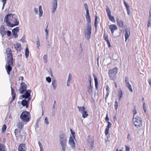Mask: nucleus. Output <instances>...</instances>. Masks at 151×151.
I'll return each instance as SVG.
<instances>
[{"label":"nucleus","instance_id":"nucleus-34","mask_svg":"<svg viewBox=\"0 0 151 151\" xmlns=\"http://www.w3.org/2000/svg\"><path fill=\"white\" fill-rule=\"evenodd\" d=\"M29 50L28 48L27 47L25 49V55L26 58H27L29 56Z\"/></svg>","mask_w":151,"mask_h":151},{"label":"nucleus","instance_id":"nucleus-50","mask_svg":"<svg viewBox=\"0 0 151 151\" xmlns=\"http://www.w3.org/2000/svg\"><path fill=\"white\" fill-rule=\"evenodd\" d=\"M46 80L49 83H50L51 81V78L49 77H46Z\"/></svg>","mask_w":151,"mask_h":151},{"label":"nucleus","instance_id":"nucleus-36","mask_svg":"<svg viewBox=\"0 0 151 151\" xmlns=\"http://www.w3.org/2000/svg\"><path fill=\"white\" fill-rule=\"evenodd\" d=\"M78 108L79 109V111L82 113L83 111H85V108L84 106L79 107L78 106Z\"/></svg>","mask_w":151,"mask_h":151},{"label":"nucleus","instance_id":"nucleus-20","mask_svg":"<svg viewBox=\"0 0 151 151\" xmlns=\"http://www.w3.org/2000/svg\"><path fill=\"white\" fill-rule=\"evenodd\" d=\"M103 37L104 40L106 42L109 47H110L111 46L109 40L107 35L106 34H105V33H104V34Z\"/></svg>","mask_w":151,"mask_h":151},{"label":"nucleus","instance_id":"nucleus-43","mask_svg":"<svg viewBox=\"0 0 151 151\" xmlns=\"http://www.w3.org/2000/svg\"><path fill=\"white\" fill-rule=\"evenodd\" d=\"M118 103L117 101L116 100L115 102L114 107L116 110H117L118 108Z\"/></svg>","mask_w":151,"mask_h":151},{"label":"nucleus","instance_id":"nucleus-37","mask_svg":"<svg viewBox=\"0 0 151 151\" xmlns=\"http://www.w3.org/2000/svg\"><path fill=\"white\" fill-rule=\"evenodd\" d=\"M98 19V16L96 14L95 15V23L94 25L96 28L97 27V21Z\"/></svg>","mask_w":151,"mask_h":151},{"label":"nucleus","instance_id":"nucleus-11","mask_svg":"<svg viewBox=\"0 0 151 151\" xmlns=\"http://www.w3.org/2000/svg\"><path fill=\"white\" fill-rule=\"evenodd\" d=\"M109 29L110 30L111 34H113L114 31L117 29V27L114 24H111L109 26Z\"/></svg>","mask_w":151,"mask_h":151},{"label":"nucleus","instance_id":"nucleus-2","mask_svg":"<svg viewBox=\"0 0 151 151\" xmlns=\"http://www.w3.org/2000/svg\"><path fill=\"white\" fill-rule=\"evenodd\" d=\"M4 21L8 27H11L18 25L19 24L16 17L12 13L8 14L5 17Z\"/></svg>","mask_w":151,"mask_h":151},{"label":"nucleus","instance_id":"nucleus-21","mask_svg":"<svg viewBox=\"0 0 151 151\" xmlns=\"http://www.w3.org/2000/svg\"><path fill=\"white\" fill-rule=\"evenodd\" d=\"M11 90L12 93L11 94L12 96V98L11 102H12L13 101H14L15 99L16 95V93L14 92V90L13 89V88L12 86L11 87Z\"/></svg>","mask_w":151,"mask_h":151},{"label":"nucleus","instance_id":"nucleus-5","mask_svg":"<svg viewBox=\"0 0 151 151\" xmlns=\"http://www.w3.org/2000/svg\"><path fill=\"white\" fill-rule=\"evenodd\" d=\"M30 114L27 111H23L20 115L21 119L24 122H27L29 121L30 119Z\"/></svg>","mask_w":151,"mask_h":151},{"label":"nucleus","instance_id":"nucleus-18","mask_svg":"<svg viewBox=\"0 0 151 151\" xmlns=\"http://www.w3.org/2000/svg\"><path fill=\"white\" fill-rule=\"evenodd\" d=\"M22 129L16 128L14 130V133L16 137H18L22 136L21 134Z\"/></svg>","mask_w":151,"mask_h":151},{"label":"nucleus","instance_id":"nucleus-51","mask_svg":"<svg viewBox=\"0 0 151 151\" xmlns=\"http://www.w3.org/2000/svg\"><path fill=\"white\" fill-rule=\"evenodd\" d=\"M6 34L8 36H10L11 34V32L10 31L8 30L6 31Z\"/></svg>","mask_w":151,"mask_h":151},{"label":"nucleus","instance_id":"nucleus-32","mask_svg":"<svg viewBox=\"0 0 151 151\" xmlns=\"http://www.w3.org/2000/svg\"><path fill=\"white\" fill-rule=\"evenodd\" d=\"M5 28L4 27L2 26L0 28V32L1 34L4 35L5 33Z\"/></svg>","mask_w":151,"mask_h":151},{"label":"nucleus","instance_id":"nucleus-26","mask_svg":"<svg viewBox=\"0 0 151 151\" xmlns=\"http://www.w3.org/2000/svg\"><path fill=\"white\" fill-rule=\"evenodd\" d=\"M109 86L108 85H107L106 87V96H105V101H106V100H107V99L108 98V97L109 95Z\"/></svg>","mask_w":151,"mask_h":151},{"label":"nucleus","instance_id":"nucleus-58","mask_svg":"<svg viewBox=\"0 0 151 151\" xmlns=\"http://www.w3.org/2000/svg\"><path fill=\"white\" fill-rule=\"evenodd\" d=\"M23 81L24 80V77L23 76H20L18 78V80L20 81V80Z\"/></svg>","mask_w":151,"mask_h":151},{"label":"nucleus","instance_id":"nucleus-56","mask_svg":"<svg viewBox=\"0 0 151 151\" xmlns=\"http://www.w3.org/2000/svg\"><path fill=\"white\" fill-rule=\"evenodd\" d=\"M2 1L3 3V6H4L6 3V0H2Z\"/></svg>","mask_w":151,"mask_h":151},{"label":"nucleus","instance_id":"nucleus-54","mask_svg":"<svg viewBox=\"0 0 151 151\" xmlns=\"http://www.w3.org/2000/svg\"><path fill=\"white\" fill-rule=\"evenodd\" d=\"M36 44L37 45V47H39L40 45V42L39 40H38L36 42Z\"/></svg>","mask_w":151,"mask_h":151},{"label":"nucleus","instance_id":"nucleus-63","mask_svg":"<svg viewBox=\"0 0 151 151\" xmlns=\"http://www.w3.org/2000/svg\"><path fill=\"white\" fill-rule=\"evenodd\" d=\"M34 11H35V12L37 14V13H38V9H37V8H35Z\"/></svg>","mask_w":151,"mask_h":151},{"label":"nucleus","instance_id":"nucleus-13","mask_svg":"<svg viewBox=\"0 0 151 151\" xmlns=\"http://www.w3.org/2000/svg\"><path fill=\"white\" fill-rule=\"evenodd\" d=\"M19 31V28L18 27H16L13 29L12 30L13 35L16 38L18 37L17 32Z\"/></svg>","mask_w":151,"mask_h":151},{"label":"nucleus","instance_id":"nucleus-17","mask_svg":"<svg viewBox=\"0 0 151 151\" xmlns=\"http://www.w3.org/2000/svg\"><path fill=\"white\" fill-rule=\"evenodd\" d=\"M30 100H27L26 99H24L22 101V104L24 106H25L26 108H28L29 107V104Z\"/></svg>","mask_w":151,"mask_h":151},{"label":"nucleus","instance_id":"nucleus-61","mask_svg":"<svg viewBox=\"0 0 151 151\" xmlns=\"http://www.w3.org/2000/svg\"><path fill=\"white\" fill-rule=\"evenodd\" d=\"M43 13V11L39 12V16L40 17H41L42 16Z\"/></svg>","mask_w":151,"mask_h":151},{"label":"nucleus","instance_id":"nucleus-44","mask_svg":"<svg viewBox=\"0 0 151 151\" xmlns=\"http://www.w3.org/2000/svg\"><path fill=\"white\" fill-rule=\"evenodd\" d=\"M132 111L133 113L134 116V115L137 113V110L135 106H134V109L132 110Z\"/></svg>","mask_w":151,"mask_h":151},{"label":"nucleus","instance_id":"nucleus-35","mask_svg":"<svg viewBox=\"0 0 151 151\" xmlns=\"http://www.w3.org/2000/svg\"><path fill=\"white\" fill-rule=\"evenodd\" d=\"M82 116L84 118L87 117L88 116V114L86 111H85L82 112Z\"/></svg>","mask_w":151,"mask_h":151},{"label":"nucleus","instance_id":"nucleus-14","mask_svg":"<svg viewBox=\"0 0 151 151\" xmlns=\"http://www.w3.org/2000/svg\"><path fill=\"white\" fill-rule=\"evenodd\" d=\"M108 125L105 129V134L106 135H107L109 133V128L111 127L112 124L109 122H108Z\"/></svg>","mask_w":151,"mask_h":151},{"label":"nucleus","instance_id":"nucleus-24","mask_svg":"<svg viewBox=\"0 0 151 151\" xmlns=\"http://www.w3.org/2000/svg\"><path fill=\"white\" fill-rule=\"evenodd\" d=\"M116 22L118 26L121 27H123L124 26V23L122 21L119 20L118 18L116 19Z\"/></svg>","mask_w":151,"mask_h":151},{"label":"nucleus","instance_id":"nucleus-57","mask_svg":"<svg viewBox=\"0 0 151 151\" xmlns=\"http://www.w3.org/2000/svg\"><path fill=\"white\" fill-rule=\"evenodd\" d=\"M71 79V78L70 77V76H69L68 78V81H67V85L68 86H69V85H68V83L69 82H70Z\"/></svg>","mask_w":151,"mask_h":151},{"label":"nucleus","instance_id":"nucleus-3","mask_svg":"<svg viewBox=\"0 0 151 151\" xmlns=\"http://www.w3.org/2000/svg\"><path fill=\"white\" fill-rule=\"evenodd\" d=\"M59 137V141L63 150V151H65L67 142V138L65 135L64 133H61L60 134Z\"/></svg>","mask_w":151,"mask_h":151},{"label":"nucleus","instance_id":"nucleus-28","mask_svg":"<svg viewBox=\"0 0 151 151\" xmlns=\"http://www.w3.org/2000/svg\"><path fill=\"white\" fill-rule=\"evenodd\" d=\"M0 151H6V146L1 143H0Z\"/></svg>","mask_w":151,"mask_h":151},{"label":"nucleus","instance_id":"nucleus-12","mask_svg":"<svg viewBox=\"0 0 151 151\" xmlns=\"http://www.w3.org/2000/svg\"><path fill=\"white\" fill-rule=\"evenodd\" d=\"M87 32L85 34L87 38L88 39H89L91 37V27L90 25H88L87 27Z\"/></svg>","mask_w":151,"mask_h":151},{"label":"nucleus","instance_id":"nucleus-42","mask_svg":"<svg viewBox=\"0 0 151 151\" xmlns=\"http://www.w3.org/2000/svg\"><path fill=\"white\" fill-rule=\"evenodd\" d=\"M43 59L45 63H47V55H45L44 56Z\"/></svg>","mask_w":151,"mask_h":151},{"label":"nucleus","instance_id":"nucleus-25","mask_svg":"<svg viewBox=\"0 0 151 151\" xmlns=\"http://www.w3.org/2000/svg\"><path fill=\"white\" fill-rule=\"evenodd\" d=\"M86 19L87 22L89 23H90L91 22V21L90 17L89 14V12H86Z\"/></svg>","mask_w":151,"mask_h":151},{"label":"nucleus","instance_id":"nucleus-15","mask_svg":"<svg viewBox=\"0 0 151 151\" xmlns=\"http://www.w3.org/2000/svg\"><path fill=\"white\" fill-rule=\"evenodd\" d=\"M19 151H25L26 150V147L24 144H20L18 148Z\"/></svg>","mask_w":151,"mask_h":151},{"label":"nucleus","instance_id":"nucleus-39","mask_svg":"<svg viewBox=\"0 0 151 151\" xmlns=\"http://www.w3.org/2000/svg\"><path fill=\"white\" fill-rule=\"evenodd\" d=\"M126 86L129 89L131 92H133V90L132 88V86L130 84Z\"/></svg>","mask_w":151,"mask_h":151},{"label":"nucleus","instance_id":"nucleus-33","mask_svg":"<svg viewBox=\"0 0 151 151\" xmlns=\"http://www.w3.org/2000/svg\"><path fill=\"white\" fill-rule=\"evenodd\" d=\"M52 85L54 89H56L57 87V81L55 80H52Z\"/></svg>","mask_w":151,"mask_h":151},{"label":"nucleus","instance_id":"nucleus-29","mask_svg":"<svg viewBox=\"0 0 151 151\" xmlns=\"http://www.w3.org/2000/svg\"><path fill=\"white\" fill-rule=\"evenodd\" d=\"M124 4L126 8L127 11V13L128 15L130 14V10H129V6L127 4L126 2L125 1H124Z\"/></svg>","mask_w":151,"mask_h":151},{"label":"nucleus","instance_id":"nucleus-7","mask_svg":"<svg viewBox=\"0 0 151 151\" xmlns=\"http://www.w3.org/2000/svg\"><path fill=\"white\" fill-rule=\"evenodd\" d=\"M106 11L107 12L108 17L110 20L113 22H115V20L114 17L111 15V12L110 9L107 6L106 8Z\"/></svg>","mask_w":151,"mask_h":151},{"label":"nucleus","instance_id":"nucleus-27","mask_svg":"<svg viewBox=\"0 0 151 151\" xmlns=\"http://www.w3.org/2000/svg\"><path fill=\"white\" fill-rule=\"evenodd\" d=\"M93 76L94 77L95 81V87L96 89H97L98 88V79L97 77L94 74H93Z\"/></svg>","mask_w":151,"mask_h":151},{"label":"nucleus","instance_id":"nucleus-8","mask_svg":"<svg viewBox=\"0 0 151 151\" xmlns=\"http://www.w3.org/2000/svg\"><path fill=\"white\" fill-rule=\"evenodd\" d=\"M31 92V90L26 91L24 94L22 96V97L23 98H25V99H27L28 100H30L31 99V96L30 95Z\"/></svg>","mask_w":151,"mask_h":151},{"label":"nucleus","instance_id":"nucleus-1","mask_svg":"<svg viewBox=\"0 0 151 151\" xmlns=\"http://www.w3.org/2000/svg\"><path fill=\"white\" fill-rule=\"evenodd\" d=\"M6 54L7 56V59L5 69L7 74L9 75L12 69V66L13 65V62L14 60L13 59L12 51L10 48H8L6 49Z\"/></svg>","mask_w":151,"mask_h":151},{"label":"nucleus","instance_id":"nucleus-19","mask_svg":"<svg viewBox=\"0 0 151 151\" xmlns=\"http://www.w3.org/2000/svg\"><path fill=\"white\" fill-rule=\"evenodd\" d=\"M52 13H54L56 10L57 7V0H53L52 2Z\"/></svg>","mask_w":151,"mask_h":151},{"label":"nucleus","instance_id":"nucleus-55","mask_svg":"<svg viewBox=\"0 0 151 151\" xmlns=\"http://www.w3.org/2000/svg\"><path fill=\"white\" fill-rule=\"evenodd\" d=\"M47 119V117H45V122L47 124H49V122Z\"/></svg>","mask_w":151,"mask_h":151},{"label":"nucleus","instance_id":"nucleus-30","mask_svg":"<svg viewBox=\"0 0 151 151\" xmlns=\"http://www.w3.org/2000/svg\"><path fill=\"white\" fill-rule=\"evenodd\" d=\"M93 87L92 86H89L87 87V91L89 94L92 93L93 91Z\"/></svg>","mask_w":151,"mask_h":151},{"label":"nucleus","instance_id":"nucleus-9","mask_svg":"<svg viewBox=\"0 0 151 151\" xmlns=\"http://www.w3.org/2000/svg\"><path fill=\"white\" fill-rule=\"evenodd\" d=\"M27 88V85L24 82L21 83L19 89V91L20 93L22 94L23 93L26 91Z\"/></svg>","mask_w":151,"mask_h":151},{"label":"nucleus","instance_id":"nucleus-4","mask_svg":"<svg viewBox=\"0 0 151 151\" xmlns=\"http://www.w3.org/2000/svg\"><path fill=\"white\" fill-rule=\"evenodd\" d=\"M118 71V68L115 67L109 70L108 75L110 79L114 81L116 78V74Z\"/></svg>","mask_w":151,"mask_h":151},{"label":"nucleus","instance_id":"nucleus-47","mask_svg":"<svg viewBox=\"0 0 151 151\" xmlns=\"http://www.w3.org/2000/svg\"><path fill=\"white\" fill-rule=\"evenodd\" d=\"M147 26L148 27H151V19L150 17H149V19L148 21Z\"/></svg>","mask_w":151,"mask_h":151},{"label":"nucleus","instance_id":"nucleus-48","mask_svg":"<svg viewBox=\"0 0 151 151\" xmlns=\"http://www.w3.org/2000/svg\"><path fill=\"white\" fill-rule=\"evenodd\" d=\"M127 138L128 139L129 141H132V137L129 133L128 134Z\"/></svg>","mask_w":151,"mask_h":151},{"label":"nucleus","instance_id":"nucleus-46","mask_svg":"<svg viewBox=\"0 0 151 151\" xmlns=\"http://www.w3.org/2000/svg\"><path fill=\"white\" fill-rule=\"evenodd\" d=\"M143 109H144V111L145 113H146V112L147 106H146L145 103H143Z\"/></svg>","mask_w":151,"mask_h":151},{"label":"nucleus","instance_id":"nucleus-62","mask_svg":"<svg viewBox=\"0 0 151 151\" xmlns=\"http://www.w3.org/2000/svg\"><path fill=\"white\" fill-rule=\"evenodd\" d=\"M38 144L39 145L40 147L41 148L42 147V145L41 143L40 142H38Z\"/></svg>","mask_w":151,"mask_h":151},{"label":"nucleus","instance_id":"nucleus-45","mask_svg":"<svg viewBox=\"0 0 151 151\" xmlns=\"http://www.w3.org/2000/svg\"><path fill=\"white\" fill-rule=\"evenodd\" d=\"M84 6L86 11V12H89L88 8V5L86 3H85L84 4Z\"/></svg>","mask_w":151,"mask_h":151},{"label":"nucleus","instance_id":"nucleus-38","mask_svg":"<svg viewBox=\"0 0 151 151\" xmlns=\"http://www.w3.org/2000/svg\"><path fill=\"white\" fill-rule=\"evenodd\" d=\"M6 128L7 127L6 125L5 124H4L2 128V132L3 133L5 132Z\"/></svg>","mask_w":151,"mask_h":151},{"label":"nucleus","instance_id":"nucleus-16","mask_svg":"<svg viewBox=\"0 0 151 151\" xmlns=\"http://www.w3.org/2000/svg\"><path fill=\"white\" fill-rule=\"evenodd\" d=\"M88 142L89 144V146L90 149H92L94 146V141L93 137V139L91 140L90 138L89 139L88 138Z\"/></svg>","mask_w":151,"mask_h":151},{"label":"nucleus","instance_id":"nucleus-23","mask_svg":"<svg viewBox=\"0 0 151 151\" xmlns=\"http://www.w3.org/2000/svg\"><path fill=\"white\" fill-rule=\"evenodd\" d=\"M14 48L17 52L18 51H20L22 49L21 44L20 43L16 44L15 45Z\"/></svg>","mask_w":151,"mask_h":151},{"label":"nucleus","instance_id":"nucleus-31","mask_svg":"<svg viewBox=\"0 0 151 151\" xmlns=\"http://www.w3.org/2000/svg\"><path fill=\"white\" fill-rule=\"evenodd\" d=\"M125 32L126 33L125 34V41L126 42L130 36V32H128L127 30H125Z\"/></svg>","mask_w":151,"mask_h":151},{"label":"nucleus","instance_id":"nucleus-53","mask_svg":"<svg viewBox=\"0 0 151 151\" xmlns=\"http://www.w3.org/2000/svg\"><path fill=\"white\" fill-rule=\"evenodd\" d=\"M109 119L108 117V114H106V116L105 118V120L106 122H109Z\"/></svg>","mask_w":151,"mask_h":151},{"label":"nucleus","instance_id":"nucleus-40","mask_svg":"<svg viewBox=\"0 0 151 151\" xmlns=\"http://www.w3.org/2000/svg\"><path fill=\"white\" fill-rule=\"evenodd\" d=\"M125 81L126 86L130 84L129 82L128 78L127 77H125Z\"/></svg>","mask_w":151,"mask_h":151},{"label":"nucleus","instance_id":"nucleus-6","mask_svg":"<svg viewBox=\"0 0 151 151\" xmlns=\"http://www.w3.org/2000/svg\"><path fill=\"white\" fill-rule=\"evenodd\" d=\"M133 121L134 125L136 127H138L142 125V120L140 118L137 117L133 118Z\"/></svg>","mask_w":151,"mask_h":151},{"label":"nucleus","instance_id":"nucleus-64","mask_svg":"<svg viewBox=\"0 0 151 151\" xmlns=\"http://www.w3.org/2000/svg\"><path fill=\"white\" fill-rule=\"evenodd\" d=\"M148 81L149 84L151 86V79H149Z\"/></svg>","mask_w":151,"mask_h":151},{"label":"nucleus","instance_id":"nucleus-60","mask_svg":"<svg viewBox=\"0 0 151 151\" xmlns=\"http://www.w3.org/2000/svg\"><path fill=\"white\" fill-rule=\"evenodd\" d=\"M42 7L41 6H40L39 7V12H42Z\"/></svg>","mask_w":151,"mask_h":151},{"label":"nucleus","instance_id":"nucleus-22","mask_svg":"<svg viewBox=\"0 0 151 151\" xmlns=\"http://www.w3.org/2000/svg\"><path fill=\"white\" fill-rule=\"evenodd\" d=\"M24 126V124L22 122H19L17 124V129L22 130Z\"/></svg>","mask_w":151,"mask_h":151},{"label":"nucleus","instance_id":"nucleus-10","mask_svg":"<svg viewBox=\"0 0 151 151\" xmlns=\"http://www.w3.org/2000/svg\"><path fill=\"white\" fill-rule=\"evenodd\" d=\"M74 139L72 137H70L69 140V143L71 146V147L73 149H75L76 148L75 143L74 141Z\"/></svg>","mask_w":151,"mask_h":151},{"label":"nucleus","instance_id":"nucleus-52","mask_svg":"<svg viewBox=\"0 0 151 151\" xmlns=\"http://www.w3.org/2000/svg\"><path fill=\"white\" fill-rule=\"evenodd\" d=\"M126 151H130V148L129 147L126 145L125 146Z\"/></svg>","mask_w":151,"mask_h":151},{"label":"nucleus","instance_id":"nucleus-49","mask_svg":"<svg viewBox=\"0 0 151 151\" xmlns=\"http://www.w3.org/2000/svg\"><path fill=\"white\" fill-rule=\"evenodd\" d=\"M70 131L71 132V134L73 136V138H74L75 139V133L73 131L72 129H70Z\"/></svg>","mask_w":151,"mask_h":151},{"label":"nucleus","instance_id":"nucleus-59","mask_svg":"<svg viewBox=\"0 0 151 151\" xmlns=\"http://www.w3.org/2000/svg\"><path fill=\"white\" fill-rule=\"evenodd\" d=\"M89 78H90L89 80V86H91V76H89Z\"/></svg>","mask_w":151,"mask_h":151},{"label":"nucleus","instance_id":"nucleus-41","mask_svg":"<svg viewBox=\"0 0 151 151\" xmlns=\"http://www.w3.org/2000/svg\"><path fill=\"white\" fill-rule=\"evenodd\" d=\"M123 93L122 92V90H120V92H119L118 93V96L119 97V99H120L122 98V97Z\"/></svg>","mask_w":151,"mask_h":151}]
</instances>
